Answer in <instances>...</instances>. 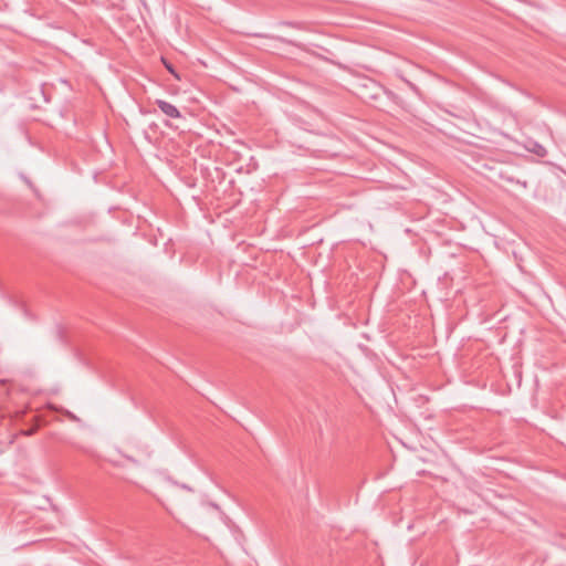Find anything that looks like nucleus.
Returning <instances> with one entry per match:
<instances>
[{
    "label": "nucleus",
    "mask_w": 566,
    "mask_h": 566,
    "mask_svg": "<svg viewBox=\"0 0 566 566\" xmlns=\"http://www.w3.org/2000/svg\"><path fill=\"white\" fill-rule=\"evenodd\" d=\"M526 149L534 153L538 157H545L547 155L546 148L534 140L528 142V144L526 145Z\"/></svg>",
    "instance_id": "nucleus-3"
},
{
    "label": "nucleus",
    "mask_w": 566,
    "mask_h": 566,
    "mask_svg": "<svg viewBox=\"0 0 566 566\" xmlns=\"http://www.w3.org/2000/svg\"><path fill=\"white\" fill-rule=\"evenodd\" d=\"M282 25H290L292 27L293 29H295L296 31H305V29L298 24V23H292V22H281Z\"/></svg>",
    "instance_id": "nucleus-5"
},
{
    "label": "nucleus",
    "mask_w": 566,
    "mask_h": 566,
    "mask_svg": "<svg viewBox=\"0 0 566 566\" xmlns=\"http://www.w3.org/2000/svg\"><path fill=\"white\" fill-rule=\"evenodd\" d=\"M155 104L158 106V108L170 118H181V113L179 109L172 105L171 103L164 101V99H156Z\"/></svg>",
    "instance_id": "nucleus-1"
},
{
    "label": "nucleus",
    "mask_w": 566,
    "mask_h": 566,
    "mask_svg": "<svg viewBox=\"0 0 566 566\" xmlns=\"http://www.w3.org/2000/svg\"><path fill=\"white\" fill-rule=\"evenodd\" d=\"M356 88L361 92H379L380 87L373 81L366 77H356Z\"/></svg>",
    "instance_id": "nucleus-2"
},
{
    "label": "nucleus",
    "mask_w": 566,
    "mask_h": 566,
    "mask_svg": "<svg viewBox=\"0 0 566 566\" xmlns=\"http://www.w3.org/2000/svg\"><path fill=\"white\" fill-rule=\"evenodd\" d=\"M244 35H254V36H258V35H261L260 33H245Z\"/></svg>",
    "instance_id": "nucleus-7"
},
{
    "label": "nucleus",
    "mask_w": 566,
    "mask_h": 566,
    "mask_svg": "<svg viewBox=\"0 0 566 566\" xmlns=\"http://www.w3.org/2000/svg\"><path fill=\"white\" fill-rule=\"evenodd\" d=\"M34 432H35V428H31V429H28V430H23L22 434H24V436H32Z\"/></svg>",
    "instance_id": "nucleus-6"
},
{
    "label": "nucleus",
    "mask_w": 566,
    "mask_h": 566,
    "mask_svg": "<svg viewBox=\"0 0 566 566\" xmlns=\"http://www.w3.org/2000/svg\"><path fill=\"white\" fill-rule=\"evenodd\" d=\"M161 62L164 63L165 67L167 69V71L174 75L177 80H180L179 77V74L177 73V71L175 70V67L172 66V64L170 62H168L165 57L161 56Z\"/></svg>",
    "instance_id": "nucleus-4"
}]
</instances>
